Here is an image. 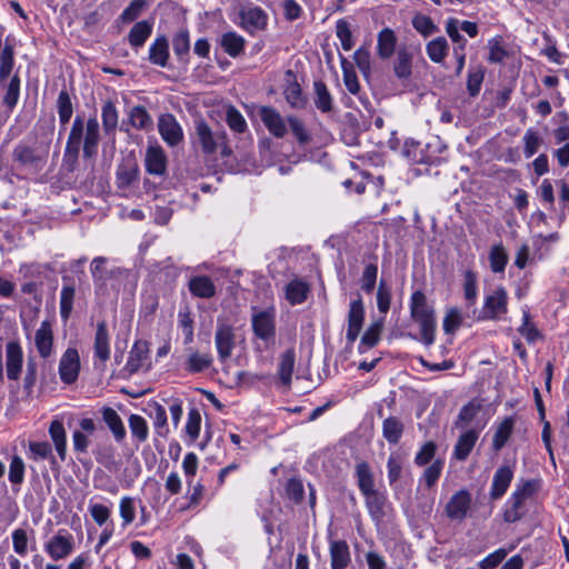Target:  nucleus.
<instances>
[{
	"label": "nucleus",
	"instance_id": "obj_1",
	"mask_svg": "<svg viewBox=\"0 0 569 569\" xmlns=\"http://www.w3.org/2000/svg\"><path fill=\"white\" fill-rule=\"evenodd\" d=\"M83 130L86 131L83 140V156L91 158L97 153L98 143L100 140L98 119L92 117L88 119L84 126L83 120L80 117H76L68 137L63 157L64 164L69 166L70 168L76 163L78 159Z\"/></svg>",
	"mask_w": 569,
	"mask_h": 569
},
{
	"label": "nucleus",
	"instance_id": "obj_2",
	"mask_svg": "<svg viewBox=\"0 0 569 569\" xmlns=\"http://www.w3.org/2000/svg\"><path fill=\"white\" fill-rule=\"evenodd\" d=\"M410 311L412 319L420 328V340L425 346H431L435 342L437 322L435 311L427 302L426 296L421 291H415L411 296Z\"/></svg>",
	"mask_w": 569,
	"mask_h": 569
},
{
	"label": "nucleus",
	"instance_id": "obj_3",
	"mask_svg": "<svg viewBox=\"0 0 569 569\" xmlns=\"http://www.w3.org/2000/svg\"><path fill=\"white\" fill-rule=\"evenodd\" d=\"M538 489V480H525L518 483L508 500V507L503 515L505 520L507 522H516L521 519L527 511V502L536 495Z\"/></svg>",
	"mask_w": 569,
	"mask_h": 569
},
{
	"label": "nucleus",
	"instance_id": "obj_4",
	"mask_svg": "<svg viewBox=\"0 0 569 569\" xmlns=\"http://www.w3.org/2000/svg\"><path fill=\"white\" fill-rule=\"evenodd\" d=\"M196 136L203 153L212 154L219 150L223 157L231 154L224 131L213 132L206 121L200 120L196 123Z\"/></svg>",
	"mask_w": 569,
	"mask_h": 569
},
{
	"label": "nucleus",
	"instance_id": "obj_5",
	"mask_svg": "<svg viewBox=\"0 0 569 569\" xmlns=\"http://www.w3.org/2000/svg\"><path fill=\"white\" fill-rule=\"evenodd\" d=\"M252 330L259 339L269 341L276 335V310L273 307L266 309H252Z\"/></svg>",
	"mask_w": 569,
	"mask_h": 569
},
{
	"label": "nucleus",
	"instance_id": "obj_6",
	"mask_svg": "<svg viewBox=\"0 0 569 569\" xmlns=\"http://www.w3.org/2000/svg\"><path fill=\"white\" fill-rule=\"evenodd\" d=\"M508 310V293L499 287L485 298L482 313L485 319L500 320Z\"/></svg>",
	"mask_w": 569,
	"mask_h": 569
},
{
	"label": "nucleus",
	"instance_id": "obj_7",
	"mask_svg": "<svg viewBox=\"0 0 569 569\" xmlns=\"http://www.w3.org/2000/svg\"><path fill=\"white\" fill-rule=\"evenodd\" d=\"M214 343L219 360L221 362H226L231 357L236 347V335L233 327L219 319L214 335Z\"/></svg>",
	"mask_w": 569,
	"mask_h": 569
},
{
	"label": "nucleus",
	"instance_id": "obj_8",
	"mask_svg": "<svg viewBox=\"0 0 569 569\" xmlns=\"http://www.w3.org/2000/svg\"><path fill=\"white\" fill-rule=\"evenodd\" d=\"M73 547L74 540L72 535L61 529L46 542L44 550L53 560H60L71 555Z\"/></svg>",
	"mask_w": 569,
	"mask_h": 569
},
{
	"label": "nucleus",
	"instance_id": "obj_9",
	"mask_svg": "<svg viewBox=\"0 0 569 569\" xmlns=\"http://www.w3.org/2000/svg\"><path fill=\"white\" fill-rule=\"evenodd\" d=\"M158 131L162 140L170 147L178 146L184 137L182 127L172 113L159 116Z\"/></svg>",
	"mask_w": 569,
	"mask_h": 569
},
{
	"label": "nucleus",
	"instance_id": "obj_10",
	"mask_svg": "<svg viewBox=\"0 0 569 569\" xmlns=\"http://www.w3.org/2000/svg\"><path fill=\"white\" fill-rule=\"evenodd\" d=\"M59 377L67 385L73 383L80 372V357L76 348H68L59 361Z\"/></svg>",
	"mask_w": 569,
	"mask_h": 569
},
{
	"label": "nucleus",
	"instance_id": "obj_11",
	"mask_svg": "<svg viewBox=\"0 0 569 569\" xmlns=\"http://www.w3.org/2000/svg\"><path fill=\"white\" fill-rule=\"evenodd\" d=\"M240 26L249 33L263 30L268 22L267 13L257 6H243L239 11Z\"/></svg>",
	"mask_w": 569,
	"mask_h": 569
},
{
	"label": "nucleus",
	"instance_id": "obj_12",
	"mask_svg": "<svg viewBox=\"0 0 569 569\" xmlns=\"http://www.w3.org/2000/svg\"><path fill=\"white\" fill-rule=\"evenodd\" d=\"M419 49L412 44L400 46L393 61V72L399 80L409 79L412 74V61Z\"/></svg>",
	"mask_w": 569,
	"mask_h": 569
},
{
	"label": "nucleus",
	"instance_id": "obj_13",
	"mask_svg": "<svg viewBox=\"0 0 569 569\" xmlns=\"http://www.w3.org/2000/svg\"><path fill=\"white\" fill-rule=\"evenodd\" d=\"M33 343L40 358L48 359L54 351V336L52 323L49 320H43L33 336Z\"/></svg>",
	"mask_w": 569,
	"mask_h": 569
},
{
	"label": "nucleus",
	"instance_id": "obj_14",
	"mask_svg": "<svg viewBox=\"0 0 569 569\" xmlns=\"http://www.w3.org/2000/svg\"><path fill=\"white\" fill-rule=\"evenodd\" d=\"M365 321V307L360 296L351 300L348 312V328L346 338L349 342H355L362 329Z\"/></svg>",
	"mask_w": 569,
	"mask_h": 569
},
{
	"label": "nucleus",
	"instance_id": "obj_15",
	"mask_svg": "<svg viewBox=\"0 0 569 569\" xmlns=\"http://www.w3.org/2000/svg\"><path fill=\"white\" fill-rule=\"evenodd\" d=\"M259 117L270 134L278 139L286 136V120L274 108L268 106L261 107L259 109Z\"/></svg>",
	"mask_w": 569,
	"mask_h": 569
},
{
	"label": "nucleus",
	"instance_id": "obj_16",
	"mask_svg": "<svg viewBox=\"0 0 569 569\" xmlns=\"http://www.w3.org/2000/svg\"><path fill=\"white\" fill-rule=\"evenodd\" d=\"M23 365V351L17 341H10L6 346V372L9 380L20 378Z\"/></svg>",
	"mask_w": 569,
	"mask_h": 569
},
{
	"label": "nucleus",
	"instance_id": "obj_17",
	"mask_svg": "<svg viewBox=\"0 0 569 569\" xmlns=\"http://www.w3.org/2000/svg\"><path fill=\"white\" fill-rule=\"evenodd\" d=\"M481 429L482 426L471 428L460 435L453 449V457L457 460L463 461L468 458L479 438Z\"/></svg>",
	"mask_w": 569,
	"mask_h": 569
},
{
	"label": "nucleus",
	"instance_id": "obj_18",
	"mask_svg": "<svg viewBox=\"0 0 569 569\" xmlns=\"http://www.w3.org/2000/svg\"><path fill=\"white\" fill-rule=\"evenodd\" d=\"M470 495L466 490L456 492L446 507L447 516L452 520H462L470 507Z\"/></svg>",
	"mask_w": 569,
	"mask_h": 569
},
{
	"label": "nucleus",
	"instance_id": "obj_19",
	"mask_svg": "<svg viewBox=\"0 0 569 569\" xmlns=\"http://www.w3.org/2000/svg\"><path fill=\"white\" fill-rule=\"evenodd\" d=\"M398 38L390 28H383L377 36V54L380 59H389L397 52Z\"/></svg>",
	"mask_w": 569,
	"mask_h": 569
},
{
	"label": "nucleus",
	"instance_id": "obj_20",
	"mask_svg": "<svg viewBox=\"0 0 569 569\" xmlns=\"http://www.w3.org/2000/svg\"><path fill=\"white\" fill-rule=\"evenodd\" d=\"M148 345L144 341H137L129 353L126 369L129 373H134L147 366L148 362Z\"/></svg>",
	"mask_w": 569,
	"mask_h": 569
},
{
	"label": "nucleus",
	"instance_id": "obj_21",
	"mask_svg": "<svg viewBox=\"0 0 569 569\" xmlns=\"http://www.w3.org/2000/svg\"><path fill=\"white\" fill-rule=\"evenodd\" d=\"M513 478V470L509 466H501L497 469L492 478L490 496L492 499L502 497L510 486Z\"/></svg>",
	"mask_w": 569,
	"mask_h": 569
},
{
	"label": "nucleus",
	"instance_id": "obj_22",
	"mask_svg": "<svg viewBox=\"0 0 569 569\" xmlns=\"http://www.w3.org/2000/svg\"><path fill=\"white\" fill-rule=\"evenodd\" d=\"M169 43L164 36H159L149 47V61L159 67H167L169 60Z\"/></svg>",
	"mask_w": 569,
	"mask_h": 569
},
{
	"label": "nucleus",
	"instance_id": "obj_23",
	"mask_svg": "<svg viewBox=\"0 0 569 569\" xmlns=\"http://www.w3.org/2000/svg\"><path fill=\"white\" fill-rule=\"evenodd\" d=\"M219 43L228 56L237 58L244 51L246 39L236 31H228L221 36Z\"/></svg>",
	"mask_w": 569,
	"mask_h": 569
},
{
	"label": "nucleus",
	"instance_id": "obj_24",
	"mask_svg": "<svg viewBox=\"0 0 569 569\" xmlns=\"http://www.w3.org/2000/svg\"><path fill=\"white\" fill-rule=\"evenodd\" d=\"M94 358L101 363L110 358L109 332L104 322H99L94 337Z\"/></svg>",
	"mask_w": 569,
	"mask_h": 569
},
{
	"label": "nucleus",
	"instance_id": "obj_25",
	"mask_svg": "<svg viewBox=\"0 0 569 569\" xmlns=\"http://www.w3.org/2000/svg\"><path fill=\"white\" fill-rule=\"evenodd\" d=\"M153 23L148 20H141L133 24L128 34V42L133 49L143 47L152 33Z\"/></svg>",
	"mask_w": 569,
	"mask_h": 569
},
{
	"label": "nucleus",
	"instance_id": "obj_26",
	"mask_svg": "<svg viewBox=\"0 0 569 569\" xmlns=\"http://www.w3.org/2000/svg\"><path fill=\"white\" fill-rule=\"evenodd\" d=\"M331 569H346L350 562L349 547L343 540L330 542Z\"/></svg>",
	"mask_w": 569,
	"mask_h": 569
},
{
	"label": "nucleus",
	"instance_id": "obj_27",
	"mask_svg": "<svg viewBox=\"0 0 569 569\" xmlns=\"http://www.w3.org/2000/svg\"><path fill=\"white\" fill-rule=\"evenodd\" d=\"M167 157L159 147H151L146 154V168L150 174L161 176L166 171Z\"/></svg>",
	"mask_w": 569,
	"mask_h": 569
},
{
	"label": "nucleus",
	"instance_id": "obj_28",
	"mask_svg": "<svg viewBox=\"0 0 569 569\" xmlns=\"http://www.w3.org/2000/svg\"><path fill=\"white\" fill-rule=\"evenodd\" d=\"M286 88L283 90V94L286 97L287 102L293 107L299 108L303 106V97L301 92L300 86L297 83L295 73L292 70H287L284 74Z\"/></svg>",
	"mask_w": 569,
	"mask_h": 569
},
{
	"label": "nucleus",
	"instance_id": "obj_29",
	"mask_svg": "<svg viewBox=\"0 0 569 569\" xmlns=\"http://www.w3.org/2000/svg\"><path fill=\"white\" fill-rule=\"evenodd\" d=\"M190 292L198 298L209 299L216 295V286L209 277L196 276L189 280Z\"/></svg>",
	"mask_w": 569,
	"mask_h": 569
},
{
	"label": "nucleus",
	"instance_id": "obj_30",
	"mask_svg": "<svg viewBox=\"0 0 569 569\" xmlns=\"http://www.w3.org/2000/svg\"><path fill=\"white\" fill-rule=\"evenodd\" d=\"M102 419L112 432L114 440L117 442H122L127 432L118 412L110 407H106L102 409Z\"/></svg>",
	"mask_w": 569,
	"mask_h": 569
},
{
	"label": "nucleus",
	"instance_id": "obj_31",
	"mask_svg": "<svg viewBox=\"0 0 569 569\" xmlns=\"http://www.w3.org/2000/svg\"><path fill=\"white\" fill-rule=\"evenodd\" d=\"M308 292V283L300 279H292L288 282L284 290L286 299L292 306L302 303L307 299Z\"/></svg>",
	"mask_w": 569,
	"mask_h": 569
},
{
	"label": "nucleus",
	"instance_id": "obj_32",
	"mask_svg": "<svg viewBox=\"0 0 569 569\" xmlns=\"http://www.w3.org/2000/svg\"><path fill=\"white\" fill-rule=\"evenodd\" d=\"M49 435L61 460L66 459L67 439L62 421L54 419L49 427Z\"/></svg>",
	"mask_w": 569,
	"mask_h": 569
},
{
	"label": "nucleus",
	"instance_id": "obj_33",
	"mask_svg": "<svg viewBox=\"0 0 569 569\" xmlns=\"http://www.w3.org/2000/svg\"><path fill=\"white\" fill-rule=\"evenodd\" d=\"M515 427V420L511 417L505 418L496 428L493 439H492V448L496 451L501 450L507 441L509 440L510 436L512 435Z\"/></svg>",
	"mask_w": 569,
	"mask_h": 569
},
{
	"label": "nucleus",
	"instance_id": "obj_34",
	"mask_svg": "<svg viewBox=\"0 0 569 569\" xmlns=\"http://www.w3.org/2000/svg\"><path fill=\"white\" fill-rule=\"evenodd\" d=\"M296 362V355L292 349L284 351L279 361L278 376L282 385L289 387Z\"/></svg>",
	"mask_w": 569,
	"mask_h": 569
},
{
	"label": "nucleus",
	"instance_id": "obj_35",
	"mask_svg": "<svg viewBox=\"0 0 569 569\" xmlns=\"http://www.w3.org/2000/svg\"><path fill=\"white\" fill-rule=\"evenodd\" d=\"M403 433V423L396 417H389L382 422V436L391 445L399 442Z\"/></svg>",
	"mask_w": 569,
	"mask_h": 569
},
{
	"label": "nucleus",
	"instance_id": "obj_36",
	"mask_svg": "<svg viewBox=\"0 0 569 569\" xmlns=\"http://www.w3.org/2000/svg\"><path fill=\"white\" fill-rule=\"evenodd\" d=\"M448 41L443 37H438L429 41L426 46V51L429 59L435 63H440L448 54Z\"/></svg>",
	"mask_w": 569,
	"mask_h": 569
},
{
	"label": "nucleus",
	"instance_id": "obj_37",
	"mask_svg": "<svg viewBox=\"0 0 569 569\" xmlns=\"http://www.w3.org/2000/svg\"><path fill=\"white\" fill-rule=\"evenodd\" d=\"M130 123L139 130L152 129L153 121L147 109L142 106L131 108L129 112Z\"/></svg>",
	"mask_w": 569,
	"mask_h": 569
},
{
	"label": "nucleus",
	"instance_id": "obj_38",
	"mask_svg": "<svg viewBox=\"0 0 569 569\" xmlns=\"http://www.w3.org/2000/svg\"><path fill=\"white\" fill-rule=\"evenodd\" d=\"M481 410V403L472 400L468 402L466 406H463L457 417V420L455 422V426L457 428L465 429L468 427L471 422L475 421L476 417Z\"/></svg>",
	"mask_w": 569,
	"mask_h": 569
},
{
	"label": "nucleus",
	"instance_id": "obj_39",
	"mask_svg": "<svg viewBox=\"0 0 569 569\" xmlns=\"http://www.w3.org/2000/svg\"><path fill=\"white\" fill-rule=\"evenodd\" d=\"M356 476L359 489L362 492V495L376 491L373 476L368 463H358L356 467Z\"/></svg>",
	"mask_w": 569,
	"mask_h": 569
},
{
	"label": "nucleus",
	"instance_id": "obj_40",
	"mask_svg": "<svg viewBox=\"0 0 569 569\" xmlns=\"http://www.w3.org/2000/svg\"><path fill=\"white\" fill-rule=\"evenodd\" d=\"M508 253L502 243H497L491 247L489 252V262L492 272H503L508 263Z\"/></svg>",
	"mask_w": 569,
	"mask_h": 569
},
{
	"label": "nucleus",
	"instance_id": "obj_41",
	"mask_svg": "<svg viewBox=\"0 0 569 569\" xmlns=\"http://www.w3.org/2000/svg\"><path fill=\"white\" fill-rule=\"evenodd\" d=\"M101 118L104 132L107 134L114 132L118 127L119 116L113 102L106 101L103 103L101 110Z\"/></svg>",
	"mask_w": 569,
	"mask_h": 569
},
{
	"label": "nucleus",
	"instance_id": "obj_42",
	"mask_svg": "<svg viewBox=\"0 0 569 569\" xmlns=\"http://www.w3.org/2000/svg\"><path fill=\"white\" fill-rule=\"evenodd\" d=\"M382 328L383 319L377 320L369 326L361 338L359 346L360 351H363V348L370 349L379 342Z\"/></svg>",
	"mask_w": 569,
	"mask_h": 569
},
{
	"label": "nucleus",
	"instance_id": "obj_43",
	"mask_svg": "<svg viewBox=\"0 0 569 569\" xmlns=\"http://www.w3.org/2000/svg\"><path fill=\"white\" fill-rule=\"evenodd\" d=\"M14 159L26 166H36L42 161V156L33 148L20 144L13 151Z\"/></svg>",
	"mask_w": 569,
	"mask_h": 569
},
{
	"label": "nucleus",
	"instance_id": "obj_44",
	"mask_svg": "<svg viewBox=\"0 0 569 569\" xmlns=\"http://www.w3.org/2000/svg\"><path fill=\"white\" fill-rule=\"evenodd\" d=\"M150 417L153 420V427L157 435L160 437H166L169 432V429L167 425V411L164 407L157 402L153 403Z\"/></svg>",
	"mask_w": 569,
	"mask_h": 569
},
{
	"label": "nucleus",
	"instance_id": "obj_45",
	"mask_svg": "<svg viewBox=\"0 0 569 569\" xmlns=\"http://www.w3.org/2000/svg\"><path fill=\"white\" fill-rule=\"evenodd\" d=\"M463 296L468 307L476 303L478 297L477 274L471 270H467L463 276Z\"/></svg>",
	"mask_w": 569,
	"mask_h": 569
},
{
	"label": "nucleus",
	"instance_id": "obj_46",
	"mask_svg": "<svg viewBox=\"0 0 569 569\" xmlns=\"http://www.w3.org/2000/svg\"><path fill=\"white\" fill-rule=\"evenodd\" d=\"M129 428L132 437L139 442H144L149 436V428L146 419L139 415H131L129 417Z\"/></svg>",
	"mask_w": 569,
	"mask_h": 569
},
{
	"label": "nucleus",
	"instance_id": "obj_47",
	"mask_svg": "<svg viewBox=\"0 0 569 569\" xmlns=\"http://www.w3.org/2000/svg\"><path fill=\"white\" fill-rule=\"evenodd\" d=\"M315 104L316 107L321 110L322 112H328L331 110L332 107V99L331 96L326 87V84L321 81H316L315 84Z\"/></svg>",
	"mask_w": 569,
	"mask_h": 569
},
{
	"label": "nucleus",
	"instance_id": "obj_48",
	"mask_svg": "<svg viewBox=\"0 0 569 569\" xmlns=\"http://www.w3.org/2000/svg\"><path fill=\"white\" fill-rule=\"evenodd\" d=\"M136 499L132 497H122L119 502V513L122 519V527L126 528L133 522L136 518Z\"/></svg>",
	"mask_w": 569,
	"mask_h": 569
},
{
	"label": "nucleus",
	"instance_id": "obj_49",
	"mask_svg": "<svg viewBox=\"0 0 569 569\" xmlns=\"http://www.w3.org/2000/svg\"><path fill=\"white\" fill-rule=\"evenodd\" d=\"M463 320L462 312L460 309L452 307L449 308L443 318L442 328L445 333L452 335L461 326Z\"/></svg>",
	"mask_w": 569,
	"mask_h": 569
},
{
	"label": "nucleus",
	"instance_id": "obj_50",
	"mask_svg": "<svg viewBox=\"0 0 569 569\" xmlns=\"http://www.w3.org/2000/svg\"><path fill=\"white\" fill-rule=\"evenodd\" d=\"M57 107H58L59 120L62 126H66L70 121V119L72 117V112H73V107H72L70 96L66 90H62L59 93Z\"/></svg>",
	"mask_w": 569,
	"mask_h": 569
},
{
	"label": "nucleus",
	"instance_id": "obj_51",
	"mask_svg": "<svg viewBox=\"0 0 569 569\" xmlns=\"http://www.w3.org/2000/svg\"><path fill=\"white\" fill-rule=\"evenodd\" d=\"M74 288L71 286H63L60 292V316L63 321H67L73 308Z\"/></svg>",
	"mask_w": 569,
	"mask_h": 569
},
{
	"label": "nucleus",
	"instance_id": "obj_52",
	"mask_svg": "<svg viewBox=\"0 0 569 569\" xmlns=\"http://www.w3.org/2000/svg\"><path fill=\"white\" fill-rule=\"evenodd\" d=\"M174 54L183 60L190 50V34L188 30L179 31L172 39Z\"/></svg>",
	"mask_w": 569,
	"mask_h": 569
},
{
	"label": "nucleus",
	"instance_id": "obj_53",
	"mask_svg": "<svg viewBox=\"0 0 569 569\" xmlns=\"http://www.w3.org/2000/svg\"><path fill=\"white\" fill-rule=\"evenodd\" d=\"M226 121L229 128L234 132L242 133L247 130L248 126L246 119L240 113V111L233 106H229L227 108Z\"/></svg>",
	"mask_w": 569,
	"mask_h": 569
},
{
	"label": "nucleus",
	"instance_id": "obj_54",
	"mask_svg": "<svg viewBox=\"0 0 569 569\" xmlns=\"http://www.w3.org/2000/svg\"><path fill=\"white\" fill-rule=\"evenodd\" d=\"M201 429V415L197 409H191L188 412L187 423L184 427L186 435L190 442H194Z\"/></svg>",
	"mask_w": 569,
	"mask_h": 569
},
{
	"label": "nucleus",
	"instance_id": "obj_55",
	"mask_svg": "<svg viewBox=\"0 0 569 569\" xmlns=\"http://www.w3.org/2000/svg\"><path fill=\"white\" fill-rule=\"evenodd\" d=\"M522 141L525 144L523 152L526 158L532 157L539 150L542 143L540 134L533 129L526 130L522 137Z\"/></svg>",
	"mask_w": 569,
	"mask_h": 569
},
{
	"label": "nucleus",
	"instance_id": "obj_56",
	"mask_svg": "<svg viewBox=\"0 0 569 569\" xmlns=\"http://www.w3.org/2000/svg\"><path fill=\"white\" fill-rule=\"evenodd\" d=\"M212 362L210 353L192 352L187 360L188 370L191 372H200L209 368Z\"/></svg>",
	"mask_w": 569,
	"mask_h": 569
},
{
	"label": "nucleus",
	"instance_id": "obj_57",
	"mask_svg": "<svg viewBox=\"0 0 569 569\" xmlns=\"http://www.w3.org/2000/svg\"><path fill=\"white\" fill-rule=\"evenodd\" d=\"M483 78L485 70L480 66L468 72L467 90L471 97H476L480 92Z\"/></svg>",
	"mask_w": 569,
	"mask_h": 569
},
{
	"label": "nucleus",
	"instance_id": "obj_58",
	"mask_svg": "<svg viewBox=\"0 0 569 569\" xmlns=\"http://www.w3.org/2000/svg\"><path fill=\"white\" fill-rule=\"evenodd\" d=\"M489 56L488 60L492 63L502 62L508 56L501 37H495L488 41Z\"/></svg>",
	"mask_w": 569,
	"mask_h": 569
},
{
	"label": "nucleus",
	"instance_id": "obj_59",
	"mask_svg": "<svg viewBox=\"0 0 569 569\" xmlns=\"http://www.w3.org/2000/svg\"><path fill=\"white\" fill-rule=\"evenodd\" d=\"M336 33L340 40L341 47L345 51H350L355 44L349 23L346 20H338L336 24Z\"/></svg>",
	"mask_w": 569,
	"mask_h": 569
},
{
	"label": "nucleus",
	"instance_id": "obj_60",
	"mask_svg": "<svg viewBox=\"0 0 569 569\" xmlns=\"http://www.w3.org/2000/svg\"><path fill=\"white\" fill-rule=\"evenodd\" d=\"M24 462L19 456H13L9 466V481L20 486L24 480Z\"/></svg>",
	"mask_w": 569,
	"mask_h": 569
},
{
	"label": "nucleus",
	"instance_id": "obj_61",
	"mask_svg": "<svg viewBox=\"0 0 569 569\" xmlns=\"http://www.w3.org/2000/svg\"><path fill=\"white\" fill-rule=\"evenodd\" d=\"M518 331L529 343H533L540 338V333L531 322L530 315L527 310H523L522 312V325L519 327Z\"/></svg>",
	"mask_w": 569,
	"mask_h": 569
},
{
	"label": "nucleus",
	"instance_id": "obj_62",
	"mask_svg": "<svg viewBox=\"0 0 569 569\" xmlns=\"http://www.w3.org/2000/svg\"><path fill=\"white\" fill-rule=\"evenodd\" d=\"M376 299L379 312L383 316L387 315L391 303V290L385 281H380L379 283Z\"/></svg>",
	"mask_w": 569,
	"mask_h": 569
},
{
	"label": "nucleus",
	"instance_id": "obj_63",
	"mask_svg": "<svg viewBox=\"0 0 569 569\" xmlns=\"http://www.w3.org/2000/svg\"><path fill=\"white\" fill-rule=\"evenodd\" d=\"M412 26L423 37H428L438 30L431 18L425 14L415 16Z\"/></svg>",
	"mask_w": 569,
	"mask_h": 569
},
{
	"label": "nucleus",
	"instance_id": "obj_64",
	"mask_svg": "<svg viewBox=\"0 0 569 569\" xmlns=\"http://www.w3.org/2000/svg\"><path fill=\"white\" fill-rule=\"evenodd\" d=\"M147 7L146 0H133L130 4L122 11L119 19L123 23L134 21L142 12V10Z\"/></svg>",
	"mask_w": 569,
	"mask_h": 569
}]
</instances>
